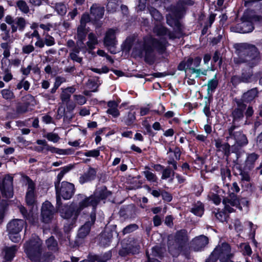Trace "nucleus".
<instances>
[{
    "instance_id": "nucleus-1",
    "label": "nucleus",
    "mask_w": 262,
    "mask_h": 262,
    "mask_svg": "<svg viewBox=\"0 0 262 262\" xmlns=\"http://www.w3.org/2000/svg\"><path fill=\"white\" fill-rule=\"evenodd\" d=\"M168 42L166 38L159 39L151 36L143 38L142 50L144 52V61L149 64L154 63L156 60L155 50L160 55L164 54L167 50Z\"/></svg>"
},
{
    "instance_id": "nucleus-2",
    "label": "nucleus",
    "mask_w": 262,
    "mask_h": 262,
    "mask_svg": "<svg viewBox=\"0 0 262 262\" xmlns=\"http://www.w3.org/2000/svg\"><path fill=\"white\" fill-rule=\"evenodd\" d=\"M235 48L239 56L237 63H247L251 68L259 63L260 53L255 45L246 42L239 43L235 45Z\"/></svg>"
},
{
    "instance_id": "nucleus-3",
    "label": "nucleus",
    "mask_w": 262,
    "mask_h": 262,
    "mask_svg": "<svg viewBox=\"0 0 262 262\" xmlns=\"http://www.w3.org/2000/svg\"><path fill=\"white\" fill-rule=\"evenodd\" d=\"M240 20L241 22L231 27V30L239 33H248L254 29V23H262V16L254 14L252 10H246Z\"/></svg>"
},
{
    "instance_id": "nucleus-4",
    "label": "nucleus",
    "mask_w": 262,
    "mask_h": 262,
    "mask_svg": "<svg viewBox=\"0 0 262 262\" xmlns=\"http://www.w3.org/2000/svg\"><path fill=\"white\" fill-rule=\"evenodd\" d=\"M112 194L111 191L108 190L106 186H102L97 187L93 194L88 197H85L83 200L82 205L84 206H92V212L96 213L97 206L101 201L105 200Z\"/></svg>"
},
{
    "instance_id": "nucleus-5",
    "label": "nucleus",
    "mask_w": 262,
    "mask_h": 262,
    "mask_svg": "<svg viewBox=\"0 0 262 262\" xmlns=\"http://www.w3.org/2000/svg\"><path fill=\"white\" fill-rule=\"evenodd\" d=\"M83 200L79 202L78 205L74 202L70 205L68 204L57 206V202L56 204V209L60 213V216L64 219H69L73 217V220L76 221L80 214L81 211L87 206L82 205Z\"/></svg>"
},
{
    "instance_id": "nucleus-6",
    "label": "nucleus",
    "mask_w": 262,
    "mask_h": 262,
    "mask_svg": "<svg viewBox=\"0 0 262 262\" xmlns=\"http://www.w3.org/2000/svg\"><path fill=\"white\" fill-rule=\"evenodd\" d=\"M42 244V241L37 236L30 239L24 244L25 252L31 260H37L40 257Z\"/></svg>"
},
{
    "instance_id": "nucleus-7",
    "label": "nucleus",
    "mask_w": 262,
    "mask_h": 262,
    "mask_svg": "<svg viewBox=\"0 0 262 262\" xmlns=\"http://www.w3.org/2000/svg\"><path fill=\"white\" fill-rule=\"evenodd\" d=\"M56 202L57 206L61 205V198L68 200L71 199L75 192V186L73 183L67 181H62L61 185L55 188Z\"/></svg>"
},
{
    "instance_id": "nucleus-8",
    "label": "nucleus",
    "mask_w": 262,
    "mask_h": 262,
    "mask_svg": "<svg viewBox=\"0 0 262 262\" xmlns=\"http://www.w3.org/2000/svg\"><path fill=\"white\" fill-rule=\"evenodd\" d=\"M96 219V214L91 211L89 218L79 229L74 246L79 247L84 243V238L90 233L92 227L94 225Z\"/></svg>"
},
{
    "instance_id": "nucleus-9",
    "label": "nucleus",
    "mask_w": 262,
    "mask_h": 262,
    "mask_svg": "<svg viewBox=\"0 0 262 262\" xmlns=\"http://www.w3.org/2000/svg\"><path fill=\"white\" fill-rule=\"evenodd\" d=\"M173 240L179 251L183 253L185 256L189 255L190 252L188 247L189 237L186 229L177 231L174 235Z\"/></svg>"
},
{
    "instance_id": "nucleus-10",
    "label": "nucleus",
    "mask_w": 262,
    "mask_h": 262,
    "mask_svg": "<svg viewBox=\"0 0 262 262\" xmlns=\"http://www.w3.org/2000/svg\"><path fill=\"white\" fill-rule=\"evenodd\" d=\"M124 242L122 248L118 251L120 256L125 257L130 254L135 255L139 253L141 247L137 239L134 237H129Z\"/></svg>"
},
{
    "instance_id": "nucleus-11",
    "label": "nucleus",
    "mask_w": 262,
    "mask_h": 262,
    "mask_svg": "<svg viewBox=\"0 0 262 262\" xmlns=\"http://www.w3.org/2000/svg\"><path fill=\"white\" fill-rule=\"evenodd\" d=\"M214 252L219 256L220 262H232L231 258L233 254L231 253V247L227 242H223L213 250Z\"/></svg>"
},
{
    "instance_id": "nucleus-12",
    "label": "nucleus",
    "mask_w": 262,
    "mask_h": 262,
    "mask_svg": "<svg viewBox=\"0 0 262 262\" xmlns=\"http://www.w3.org/2000/svg\"><path fill=\"white\" fill-rule=\"evenodd\" d=\"M261 75V72H257L254 74L253 73L252 68H250L247 69H243L241 75L239 76H233L231 77V82L232 84L237 80L238 82L244 83H249L257 81Z\"/></svg>"
},
{
    "instance_id": "nucleus-13",
    "label": "nucleus",
    "mask_w": 262,
    "mask_h": 262,
    "mask_svg": "<svg viewBox=\"0 0 262 262\" xmlns=\"http://www.w3.org/2000/svg\"><path fill=\"white\" fill-rule=\"evenodd\" d=\"M36 144L38 145H42L45 147L41 146H36L35 147V150L38 152H42L44 149L47 151H50L52 154H57L58 155H67L71 154L72 152L70 151H74L72 148L69 149H60L57 147L50 146L45 140L38 139L36 141Z\"/></svg>"
},
{
    "instance_id": "nucleus-14",
    "label": "nucleus",
    "mask_w": 262,
    "mask_h": 262,
    "mask_svg": "<svg viewBox=\"0 0 262 262\" xmlns=\"http://www.w3.org/2000/svg\"><path fill=\"white\" fill-rule=\"evenodd\" d=\"M13 178L10 174H6L0 182V190L4 198L10 199L13 196Z\"/></svg>"
},
{
    "instance_id": "nucleus-15",
    "label": "nucleus",
    "mask_w": 262,
    "mask_h": 262,
    "mask_svg": "<svg viewBox=\"0 0 262 262\" xmlns=\"http://www.w3.org/2000/svg\"><path fill=\"white\" fill-rule=\"evenodd\" d=\"M58 212L56 207H54L49 201L43 203L41 208V217L42 222L49 223L54 217V214Z\"/></svg>"
},
{
    "instance_id": "nucleus-16",
    "label": "nucleus",
    "mask_w": 262,
    "mask_h": 262,
    "mask_svg": "<svg viewBox=\"0 0 262 262\" xmlns=\"http://www.w3.org/2000/svg\"><path fill=\"white\" fill-rule=\"evenodd\" d=\"M168 10L170 14L166 16V23L168 26L172 27H173L172 20L181 19L186 13L183 8L178 5V3L176 6L170 5Z\"/></svg>"
},
{
    "instance_id": "nucleus-17",
    "label": "nucleus",
    "mask_w": 262,
    "mask_h": 262,
    "mask_svg": "<svg viewBox=\"0 0 262 262\" xmlns=\"http://www.w3.org/2000/svg\"><path fill=\"white\" fill-rule=\"evenodd\" d=\"M258 94L259 91L258 89L257 88H254L244 93L241 98L236 100V101L244 104H250L252 102H255V98L258 96Z\"/></svg>"
},
{
    "instance_id": "nucleus-18",
    "label": "nucleus",
    "mask_w": 262,
    "mask_h": 262,
    "mask_svg": "<svg viewBox=\"0 0 262 262\" xmlns=\"http://www.w3.org/2000/svg\"><path fill=\"white\" fill-rule=\"evenodd\" d=\"M137 208L134 204H130L122 207L119 214L121 217L124 220L135 219L136 217Z\"/></svg>"
},
{
    "instance_id": "nucleus-19",
    "label": "nucleus",
    "mask_w": 262,
    "mask_h": 262,
    "mask_svg": "<svg viewBox=\"0 0 262 262\" xmlns=\"http://www.w3.org/2000/svg\"><path fill=\"white\" fill-rule=\"evenodd\" d=\"M97 169L89 166L88 170L79 178V182L82 185L88 182H92L97 177Z\"/></svg>"
},
{
    "instance_id": "nucleus-20",
    "label": "nucleus",
    "mask_w": 262,
    "mask_h": 262,
    "mask_svg": "<svg viewBox=\"0 0 262 262\" xmlns=\"http://www.w3.org/2000/svg\"><path fill=\"white\" fill-rule=\"evenodd\" d=\"M235 102L237 107L232 111L231 116L234 122H239L244 118L245 111L247 105L246 104L240 103L236 100Z\"/></svg>"
},
{
    "instance_id": "nucleus-21",
    "label": "nucleus",
    "mask_w": 262,
    "mask_h": 262,
    "mask_svg": "<svg viewBox=\"0 0 262 262\" xmlns=\"http://www.w3.org/2000/svg\"><path fill=\"white\" fill-rule=\"evenodd\" d=\"M25 101L23 100V102H19L16 105V111L18 114L21 115L27 113L29 111V107L30 106V101L34 99V97L31 94H28L25 97Z\"/></svg>"
},
{
    "instance_id": "nucleus-22",
    "label": "nucleus",
    "mask_w": 262,
    "mask_h": 262,
    "mask_svg": "<svg viewBox=\"0 0 262 262\" xmlns=\"http://www.w3.org/2000/svg\"><path fill=\"white\" fill-rule=\"evenodd\" d=\"M112 238V231H104L97 238L98 244L101 247H107L110 245Z\"/></svg>"
},
{
    "instance_id": "nucleus-23",
    "label": "nucleus",
    "mask_w": 262,
    "mask_h": 262,
    "mask_svg": "<svg viewBox=\"0 0 262 262\" xmlns=\"http://www.w3.org/2000/svg\"><path fill=\"white\" fill-rule=\"evenodd\" d=\"M24 223L23 220L14 219L7 224V230L9 233H19L23 228Z\"/></svg>"
},
{
    "instance_id": "nucleus-24",
    "label": "nucleus",
    "mask_w": 262,
    "mask_h": 262,
    "mask_svg": "<svg viewBox=\"0 0 262 262\" xmlns=\"http://www.w3.org/2000/svg\"><path fill=\"white\" fill-rule=\"evenodd\" d=\"M208 243V238L204 235L196 237L192 241L193 249L196 251L202 250Z\"/></svg>"
},
{
    "instance_id": "nucleus-25",
    "label": "nucleus",
    "mask_w": 262,
    "mask_h": 262,
    "mask_svg": "<svg viewBox=\"0 0 262 262\" xmlns=\"http://www.w3.org/2000/svg\"><path fill=\"white\" fill-rule=\"evenodd\" d=\"M104 45L105 47L115 46L117 43L116 31L113 29H109L106 32L104 37Z\"/></svg>"
},
{
    "instance_id": "nucleus-26",
    "label": "nucleus",
    "mask_w": 262,
    "mask_h": 262,
    "mask_svg": "<svg viewBox=\"0 0 262 262\" xmlns=\"http://www.w3.org/2000/svg\"><path fill=\"white\" fill-rule=\"evenodd\" d=\"M235 141V144L240 147H244L248 144L247 136L243 133V130L236 132V133L229 137Z\"/></svg>"
},
{
    "instance_id": "nucleus-27",
    "label": "nucleus",
    "mask_w": 262,
    "mask_h": 262,
    "mask_svg": "<svg viewBox=\"0 0 262 262\" xmlns=\"http://www.w3.org/2000/svg\"><path fill=\"white\" fill-rule=\"evenodd\" d=\"M112 257V250H108L104 253L99 254H89L88 256V258H90L92 261L95 262H106L111 259Z\"/></svg>"
},
{
    "instance_id": "nucleus-28",
    "label": "nucleus",
    "mask_w": 262,
    "mask_h": 262,
    "mask_svg": "<svg viewBox=\"0 0 262 262\" xmlns=\"http://www.w3.org/2000/svg\"><path fill=\"white\" fill-rule=\"evenodd\" d=\"M104 8L103 7L97 6L93 4L90 8L91 14L94 17V22L96 23L100 19L102 18L104 14Z\"/></svg>"
},
{
    "instance_id": "nucleus-29",
    "label": "nucleus",
    "mask_w": 262,
    "mask_h": 262,
    "mask_svg": "<svg viewBox=\"0 0 262 262\" xmlns=\"http://www.w3.org/2000/svg\"><path fill=\"white\" fill-rule=\"evenodd\" d=\"M259 157V155L256 154L255 152L249 154L247 155L245 162L244 166V168L248 169V171H250L253 169L255 166V163Z\"/></svg>"
},
{
    "instance_id": "nucleus-30",
    "label": "nucleus",
    "mask_w": 262,
    "mask_h": 262,
    "mask_svg": "<svg viewBox=\"0 0 262 262\" xmlns=\"http://www.w3.org/2000/svg\"><path fill=\"white\" fill-rule=\"evenodd\" d=\"M17 246L12 245L10 247H6L4 249L5 255L4 259L6 262H11L15 256V254L17 251Z\"/></svg>"
},
{
    "instance_id": "nucleus-31",
    "label": "nucleus",
    "mask_w": 262,
    "mask_h": 262,
    "mask_svg": "<svg viewBox=\"0 0 262 262\" xmlns=\"http://www.w3.org/2000/svg\"><path fill=\"white\" fill-rule=\"evenodd\" d=\"M219 85V80L217 78V74H216L213 78L209 80L207 84V94L208 97L213 98V93L215 92Z\"/></svg>"
},
{
    "instance_id": "nucleus-32",
    "label": "nucleus",
    "mask_w": 262,
    "mask_h": 262,
    "mask_svg": "<svg viewBox=\"0 0 262 262\" xmlns=\"http://www.w3.org/2000/svg\"><path fill=\"white\" fill-rule=\"evenodd\" d=\"M89 28L86 27L78 26L77 29V36L78 42L81 45H84V41L86 39L87 34L89 32Z\"/></svg>"
},
{
    "instance_id": "nucleus-33",
    "label": "nucleus",
    "mask_w": 262,
    "mask_h": 262,
    "mask_svg": "<svg viewBox=\"0 0 262 262\" xmlns=\"http://www.w3.org/2000/svg\"><path fill=\"white\" fill-rule=\"evenodd\" d=\"M205 209L204 204L200 201H198L196 204L193 205L190 211L194 215L201 217L204 213Z\"/></svg>"
},
{
    "instance_id": "nucleus-34",
    "label": "nucleus",
    "mask_w": 262,
    "mask_h": 262,
    "mask_svg": "<svg viewBox=\"0 0 262 262\" xmlns=\"http://www.w3.org/2000/svg\"><path fill=\"white\" fill-rule=\"evenodd\" d=\"M88 41L86 42V46L89 49L93 50L95 49V46L98 43V38L96 35L93 32L88 34Z\"/></svg>"
},
{
    "instance_id": "nucleus-35",
    "label": "nucleus",
    "mask_w": 262,
    "mask_h": 262,
    "mask_svg": "<svg viewBox=\"0 0 262 262\" xmlns=\"http://www.w3.org/2000/svg\"><path fill=\"white\" fill-rule=\"evenodd\" d=\"M248 169L244 168V167L242 168V167L239 168V175L241 176V184L242 187L244 186V183L245 182H250L251 181V178Z\"/></svg>"
},
{
    "instance_id": "nucleus-36",
    "label": "nucleus",
    "mask_w": 262,
    "mask_h": 262,
    "mask_svg": "<svg viewBox=\"0 0 262 262\" xmlns=\"http://www.w3.org/2000/svg\"><path fill=\"white\" fill-rule=\"evenodd\" d=\"M173 27H174V32L177 34L180 35L181 36L184 35V27L180 21V19L172 20Z\"/></svg>"
},
{
    "instance_id": "nucleus-37",
    "label": "nucleus",
    "mask_w": 262,
    "mask_h": 262,
    "mask_svg": "<svg viewBox=\"0 0 262 262\" xmlns=\"http://www.w3.org/2000/svg\"><path fill=\"white\" fill-rule=\"evenodd\" d=\"M46 245L49 250L55 251L58 249V243L53 236L48 238L46 241Z\"/></svg>"
},
{
    "instance_id": "nucleus-38",
    "label": "nucleus",
    "mask_w": 262,
    "mask_h": 262,
    "mask_svg": "<svg viewBox=\"0 0 262 262\" xmlns=\"http://www.w3.org/2000/svg\"><path fill=\"white\" fill-rule=\"evenodd\" d=\"M152 18L156 21H160L163 19L161 13L155 8L150 7L148 8Z\"/></svg>"
},
{
    "instance_id": "nucleus-39",
    "label": "nucleus",
    "mask_w": 262,
    "mask_h": 262,
    "mask_svg": "<svg viewBox=\"0 0 262 262\" xmlns=\"http://www.w3.org/2000/svg\"><path fill=\"white\" fill-rule=\"evenodd\" d=\"M142 172L148 181L151 183H156L155 186H158V178L155 173L148 170L144 171Z\"/></svg>"
},
{
    "instance_id": "nucleus-40",
    "label": "nucleus",
    "mask_w": 262,
    "mask_h": 262,
    "mask_svg": "<svg viewBox=\"0 0 262 262\" xmlns=\"http://www.w3.org/2000/svg\"><path fill=\"white\" fill-rule=\"evenodd\" d=\"M1 94H2V97L7 101H11L15 97L13 91L9 89L2 90L1 92Z\"/></svg>"
},
{
    "instance_id": "nucleus-41",
    "label": "nucleus",
    "mask_w": 262,
    "mask_h": 262,
    "mask_svg": "<svg viewBox=\"0 0 262 262\" xmlns=\"http://www.w3.org/2000/svg\"><path fill=\"white\" fill-rule=\"evenodd\" d=\"M154 32L158 36H165L167 35L168 29L162 25L157 26L154 28Z\"/></svg>"
},
{
    "instance_id": "nucleus-42",
    "label": "nucleus",
    "mask_w": 262,
    "mask_h": 262,
    "mask_svg": "<svg viewBox=\"0 0 262 262\" xmlns=\"http://www.w3.org/2000/svg\"><path fill=\"white\" fill-rule=\"evenodd\" d=\"M26 202L28 206H33L35 202V193L32 191H27L26 195Z\"/></svg>"
},
{
    "instance_id": "nucleus-43",
    "label": "nucleus",
    "mask_w": 262,
    "mask_h": 262,
    "mask_svg": "<svg viewBox=\"0 0 262 262\" xmlns=\"http://www.w3.org/2000/svg\"><path fill=\"white\" fill-rule=\"evenodd\" d=\"M139 228V226L136 224H130L124 227L122 231V235L129 234L137 230Z\"/></svg>"
},
{
    "instance_id": "nucleus-44",
    "label": "nucleus",
    "mask_w": 262,
    "mask_h": 262,
    "mask_svg": "<svg viewBox=\"0 0 262 262\" xmlns=\"http://www.w3.org/2000/svg\"><path fill=\"white\" fill-rule=\"evenodd\" d=\"M44 138H46L48 141L53 142V143H57L60 140L59 135L53 132L48 133L43 135Z\"/></svg>"
},
{
    "instance_id": "nucleus-45",
    "label": "nucleus",
    "mask_w": 262,
    "mask_h": 262,
    "mask_svg": "<svg viewBox=\"0 0 262 262\" xmlns=\"http://www.w3.org/2000/svg\"><path fill=\"white\" fill-rule=\"evenodd\" d=\"M117 2V0H110L106 6L107 12L110 13L116 12L118 6Z\"/></svg>"
},
{
    "instance_id": "nucleus-46",
    "label": "nucleus",
    "mask_w": 262,
    "mask_h": 262,
    "mask_svg": "<svg viewBox=\"0 0 262 262\" xmlns=\"http://www.w3.org/2000/svg\"><path fill=\"white\" fill-rule=\"evenodd\" d=\"M152 254L155 257H157L162 259L164 257V253L162 248L159 246H155L152 248Z\"/></svg>"
},
{
    "instance_id": "nucleus-47",
    "label": "nucleus",
    "mask_w": 262,
    "mask_h": 262,
    "mask_svg": "<svg viewBox=\"0 0 262 262\" xmlns=\"http://www.w3.org/2000/svg\"><path fill=\"white\" fill-rule=\"evenodd\" d=\"M205 99H207V100H206L205 102V106L203 109V112L206 115V117H209L211 115V112L210 110V103L211 101H212L213 98L205 97Z\"/></svg>"
},
{
    "instance_id": "nucleus-48",
    "label": "nucleus",
    "mask_w": 262,
    "mask_h": 262,
    "mask_svg": "<svg viewBox=\"0 0 262 262\" xmlns=\"http://www.w3.org/2000/svg\"><path fill=\"white\" fill-rule=\"evenodd\" d=\"M17 7L24 13H28L29 11V8L26 2L23 0H19L16 3Z\"/></svg>"
},
{
    "instance_id": "nucleus-49",
    "label": "nucleus",
    "mask_w": 262,
    "mask_h": 262,
    "mask_svg": "<svg viewBox=\"0 0 262 262\" xmlns=\"http://www.w3.org/2000/svg\"><path fill=\"white\" fill-rule=\"evenodd\" d=\"M55 10L59 15L64 16L67 12V8L63 3H56L55 5Z\"/></svg>"
},
{
    "instance_id": "nucleus-50",
    "label": "nucleus",
    "mask_w": 262,
    "mask_h": 262,
    "mask_svg": "<svg viewBox=\"0 0 262 262\" xmlns=\"http://www.w3.org/2000/svg\"><path fill=\"white\" fill-rule=\"evenodd\" d=\"M15 21L18 30L20 31H24L27 24L25 19L22 17H17L15 18Z\"/></svg>"
},
{
    "instance_id": "nucleus-51",
    "label": "nucleus",
    "mask_w": 262,
    "mask_h": 262,
    "mask_svg": "<svg viewBox=\"0 0 262 262\" xmlns=\"http://www.w3.org/2000/svg\"><path fill=\"white\" fill-rule=\"evenodd\" d=\"M25 78L24 77L21 80L17 83L16 85L17 89L20 90L22 88H24L25 91H28L29 89L30 83L27 80H25Z\"/></svg>"
},
{
    "instance_id": "nucleus-52",
    "label": "nucleus",
    "mask_w": 262,
    "mask_h": 262,
    "mask_svg": "<svg viewBox=\"0 0 262 262\" xmlns=\"http://www.w3.org/2000/svg\"><path fill=\"white\" fill-rule=\"evenodd\" d=\"M136 119V113L129 112L124 121L125 124L127 126H130L134 124Z\"/></svg>"
},
{
    "instance_id": "nucleus-53",
    "label": "nucleus",
    "mask_w": 262,
    "mask_h": 262,
    "mask_svg": "<svg viewBox=\"0 0 262 262\" xmlns=\"http://www.w3.org/2000/svg\"><path fill=\"white\" fill-rule=\"evenodd\" d=\"M212 62L216 63L219 61L218 64L221 67L223 63V59L221 55V53L219 50H216L213 55Z\"/></svg>"
},
{
    "instance_id": "nucleus-54",
    "label": "nucleus",
    "mask_w": 262,
    "mask_h": 262,
    "mask_svg": "<svg viewBox=\"0 0 262 262\" xmlns=\"http://www.w3.org/2000/svg\"><path fill=\"white\" fill-rule=\"evenodd\" d=\"M91 20V17L89 14L87 12H85L81 15L80 19V24L79 26L86 27V24L90 22Z\"/></svg>"
},
{
    "instance_id": "nucleus-55",
    "label": "nucleus",
    "mask_w": 262,
    "mask_h": 262,
    "mask_svg": "<svg viewBox=\"0 0 262 262\" xmlns=\"http://www.w3.org/2000/svg\"><path fill=\"white\" fill-rule=\"evenodd\" d=\"M145 128V130L143 132L144 135H148L149 137H154L156 136V133L153 132L151 129V125L148 123H146L145 124H143Z\"/></svg>"
},
{
    "instance_id": "nucleus-56",
    "label": "nucleus",
    "mask_w": 262,
    "mask_h": 262,
    "mask_svg": "<svg viewBox=\"0 0 262 262\" xmlns=\"http://www.w3.org/2000/svg\"><path fill=\"white\" fill-rule=\"evenodd\" d=\"M178 5H179L181 7H183L184 10L186 12L187 6H192L194 4L193 0H179L178 2Z\"/></svg>"
},
{
    "instance_id": "nucleus-57",
    "label": "nucleus",
    "mask_w": 262,
    "mask_h": 262,
    "mask_svg": "<svg viewBox=\"0 0 262 262\" xmlns=\"http://www.w3.org/2000/svg\"><path fill=\"white\" fill-rule=\"evenodd\" d=\"M161 196L164 202L168 203L172 200V195L170 192L166 191L165 189H162Z\"/></svg>"
},
{
    "instance_id": "nucleus-58",
    "label": "nucleus",
    "mask_w": 262,
    "mask_h": 262,
    "mask_svg": "<svg viewBox=\"0 0 262 262\" xmlns=\"http://www.w3.org/2000/svg\"><path fill=\"white\" fill-rule=\"evenodd\" d=\"M99 147L97 149H95L91 150H88L84 152L83 155L88 157H98L100 155V148Z\"/></svg>"
},
{
    "instance_id": "nucleus-59",
    "label": "nucleus",
    "mask_w": 262,
    "mask_h": 262,
    "mask_svg": "<svg viewBox=\"0 0 262 262\" xmlns=\"http://www.w3.org/2000/svg\"><path fill=\"white\" fill-rule=\"evenodd\" d=\"M220 150L222 151L225 156L229 157L231 154V147L228 142L223 143V145Z\"/></svg>"
},
{
    "instance_id": "nucleus-60",
    "label": "nucleus",
    "mask_w": 262,
    "mask_h": 262,
    "mask_svg": "<svg viewBox=\"0 0 262 262\" xmlns=\"http://www.w3.org/2000/svg\"><path fill=\"white\" fill-rule=\"evenodd\" d=\"M62 82L63 81L62 80V78L59 76L55 78V81L54 84V86L51 90V93L54 94Z\"/></svg>"
},
{
    "instance_id": "nucleus-61",
    "label": "nucleus",
    "mask_w": 262,
    "mask_h": 262,
    "mask_svg": "<svg viewBox=\"0 0 262 262\" xmlns=\"http://www.w3.org/2000/svg\"><path fill=\"white\" fill-rule=\"evenodd\" d=\"M74 100L80 105L84 104L86 102V98L82 95H74Z\"/></svg>"
},
{
    "instance_id": "nucleus-62",
    "label": "nucleus",
    "mask_w": 262,
    "mask_h": 262,
    "mask_svg": "<svg viewBox=\"0 0 262 262\" xmlns=\"http://www.w3.org/2000/svg\"><path fill=\"white\" fill-rule=\"evenodd\" d=\"M236 122H234L232 119L231 125L228 127L227 130L229 137L234 135L236 133V131H235V129L238 127V126L236 125Z\"/></svg>"
},
{
    "instance_id": "nucleus-63",
    "label": "nucleus",
    "mask_w": 262,
    "mask_h": 262,
    "mask_svg": "<svg viewBox=\"0 0 262 262\" xmlns=\"http://www.w3.org/2000/svg\"><path fill=\"white\" fill-rule=\"evenodd\" d=\"M210 199L216 205H219L221 202V198L220 195L217 194L212 193L209 196Z\"/></svg>"
},
{
    "instance_id": "nucleus-64",
    "label": "nucleus",
    "mask_w": 262,
    "mask_h": 262,
    "mask_svg": "<svg viewBox=\"0 0 262 262\" xmlns=\"http://www.w3.org/2000/svg\"><path fill=\"white\" fill-rule=\"evenodd\" d=\"M219 259V256L213 251L206 259L205 262H216Z\"/></svg>"
}]
</instances>
